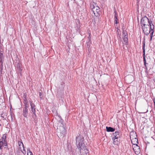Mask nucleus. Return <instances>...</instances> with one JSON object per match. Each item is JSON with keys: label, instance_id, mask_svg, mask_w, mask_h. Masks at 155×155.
I'll use <instances>...</instances> for the list:
<instances>
[{"label": "nucleus", "instance_id": "22", "mask_svg": "<svg viewBox=\"0 0 155 155\" xmlns=\"http://www.w3.org/2000/svg\"><path fill=\"white\" fill-rule=\"evenodd\" d=\"M114 13H115V15H114V18L115 19H118L117 18V17H118V15H117V12L116 11H114Z\"/></svg>", "mask_w": 155, "mask_h": 155}, {"label": "nucleus", "instance_id": "16", "mask_svg": "<svg viewBox=\"0 0 155 155\" xmlns=\"http://www.w3.org/2000/svg\"><path fill=\"white\" fill-rule=\"evenodd\" d=\"M140 147L137 144H136V155H138L140 153Z\"/></svg>", "mask_w": 155, "mask_h": 155}, {"label": "nucleus", "instance_id": "9", "mask_svg": "<svg viewBox=\"0 0 155 155\" xmlns=\"http://www.w3.org/2000/svg\"><path fill=\"white\" fill-rule=\"evenodd\" d=\"M145 43L143 44V61L144 65L147 64L146 63V61L145 59Z\"/></svg>", "mask_w": 155, "mask_h": 155}, {"label": "nucleus", "instance_id": "28", "mask_svg": "<svg viewBox=\"0 0 155 155\" xmlns=\"http://www.w3.org/2000/svg\"><path fill=\"white\" fill-rule=\"evenodd\" d=\"M39 96L40 97H41V96L42 95V94L41 92H39Z\"/></svg>", "mask_w": 155, "mask_h": 155}, {"label": "nucleus", "instance_id": "27", "mask_svg": "<svg viewBox=\"0 0 155 155\" xmlns=\"http://www.w3.org/2000/svg\"><path fill=\"white\" fill-rule=\"evenodd\" d=\"M145 69H146V71H147V66L146 64V65H145Z\"/></svg>", "mask_w": 155, "mask_h": 155}, {"label": "nucleus", "instance_id": "31", "mask_svg": "<svg viewBox=\"0 0 155 155\" xmlns=\"http://www.w3.org/2000/svg\"><path fill=\"white\" fill-rule=\"evenodd\" d=\"M64 130V132H65V130L64 129V128H63Z\"/></svg>", "mask_w": 155, "mask_h": 155}, {"label": "nucleus", "instance_id": "29", "mask_svg": "<svg viewBox=\"0 0 155 155\" xmlns=\"http://www.w3.org/2000/svg\"><path fill=\"white\" fill-rule=\"evenodd\" d=\"M152 36H150V41H151L152 40Z\"/></svg>", "mask_w": 155, "mask_h": 155}, {"label": "nucleus", "instance_id": "4", "mask_svg": "<svg viewBox=\"0 0 155 155\" xmlns=\"http://www.w3.org/2000/svg\"><path fill=\"white\" fill-rule=\"evenodd\" d=\"M151 29L152 28L151 27V23H150L149 26H142L143 31L147 35H148L150 33Z\"/></svg>", "mask_w": 155, "mask_h": 155}, {"label": "nucleus", "instance_id": "21", "mask_svg": "<svg viewBox=\"0 0 155 155\" xmlns=\"http://www.w3.org/2000/svg\"><path fill=\"white\" fill-rule=\"evenodd\" d=\"M17 69H18L19 71L20 72H21L22 70V69L21 68V66L20 65H19V66L17 67Z\"/></svg>", "mask_w": 155, "mask_h": 155}, {"label": "nucleus", "instance_id": "14", "mask_svg": "<svg viewBox=\"0 0 155 155\" xmlns=\"http://www.w3.org/2000/svg\"><path fill=\"white\" fill-rule=\"evenodd\" d=\"M118 138H113L114 144L115 145H117L119 143L120 140Z\"/></svg>", "mask_w": 155, "mask_h": 155}, {"label": "nucleus", "instance_id": "26", "mask_svg": "<svg viewBox=\"0 0 155 155\" xmlns=\"http://www.w3.org/2000/svg\"><path fill=\"white\" fill-rule=\"evenodd\" d=\"M153 101L154 106L155 107V98L153 99Z\"/></svg>", "mask_w": 155, "mask_h": 155}, {"label": "nucleus", "instance_id": "24", "mask_svg": "<svg viewBox=\"0 0 155 155\" xmlns=\"http://www.w3.org/2000/svg\"><path fill=\"white\" fill-rule=\"evenodd\" d=\"M118 21V19H115V20L114 21H115V23L116 24H117V23H118V22H117V21Z\"/></svg>", "mask_w": 155, "mask_h": 155}, {"label": "nucleus", "instance_id": "19", "mask_svg": "<svg viewBox=\"0 0 155 155\" xmlns=\"http://www.w3.org/2000/svg\"><path fill=\"white\" fill-rule=\"evenodd\" d=\"M6 134H4L3 135V136L2 137V139H1V140H6Z\"/></svg>", "mask_w": 155, "mask_h": 155}, {"label": "nucleus", "instance_id": "10", "mask_svg": "<svg viewBox=\"0 0 155 155\" xmlns=\"http://www.w3.org/2000/svg\"><path fill=\"white\" fill-rule=\"evenodd\" d=\"M7 145V142L6 140H1L0 141V149H1L2 147L6 146Z\"/></svg>", "mask_w": 155, "mask_h": 155}, {"label": "nucleus", "instance_id": "11", "mask_svg": "<svg viewBox=\"0 0 155 155\" xmlns=\"http://www.w3.org/2000/svg\"><path fill=\"white\" fill-rule=\"evenodd\" d=\"M28 109L27 107H24L23 110V116L26 118H27L28 116Z\"/></svg>", "mask_w": 155, "mask_h": 155}, {"label": "nucleus", "instance_id": "2", "mask_svg": "<svg viewBox=\"0 0 155 155\" xmlns=\"http://www.w3.org/2000/svg\"><path fill=\"white\" fill-rule=\"evenodd\" d=\"M90 7L92 12L94 15L97 17H99L100 16L99 12L100 11V8L94 2L90 4Z\"/></svg>", "mask_w": 155, "mask_h": 155}, {"label": "nucleus", "instance_id": "25", "mask_svg": "<svg viewBox=\"0 0 155 155\" xmlns=\"http://www.w3.org/2000/svg\"><path fill=\"white\" fill-rule=\"evenodd\" d=\"M28 104L27 103H26V104H25V107H27V108L28 107Z\"/></svg>", "mask_w": 155, "mask_h": 155}, {"label": "nucleus", "instance_id": "30", "mask_svg": "<svg viewBox=\"0 0 155 155\" xmlns=\"http://www.w3.org/2000/svg\"><path fill=\"white\" fill-rule=\"evenodd\" d=\"M91 35V33H89V37H90V36Z\"/></svg>", "mask_w": 155, "mask_h": 155}, {"label": "nucleus", "instance_id": "6", "mask_svg": "<svg viewBox=\"0 0 155 155\" xmlns=\"http://www.w3.org/2000/svg\"><path fill=\"white\" fill-rule=\"evenodd\" d=\"M123 39L125 44H126L128 41V35L126 31H123Z\"/></svg>", "mask_w": 155, "mask_h": 155}, {"label": "nucleus", "instance_id": "23", "mask_svg": "<svg viewBox=\"0 0 155 155\" xmlns=\"http://www.w3.org/2000/svg\"><path fill=\"white\" fill-rule=\"evenodd\" d=\"M29 102L30 103L31 106H33V105H34V104L32 102V101H29Z\"/></svg>", "mask_w": 155, "mask_h": 155}, {"label": "nucleus", "instance_id": "15", "mask_svg": "<svg viewBox=\"0 0 155 155\" xmlns=\"http://www.w3.org/2000/svg\"><path fill=\"white\" fill-rule=\"evenodd\" d=\"M31 111L33 113V114L36 116L35 112V105H34L33 106H31Z\"/></svg>", "mask_w": 155, "mask_h": 155}, {"label": "nucleus", "instance_id": "33", "mask_svg": "<svg viewBox=\"0 0 155 155\" xmlns=\"http://www.w3.org/2000/svg\"><path fill=\"white\" fill-rule=\"evenodd\" d=\"M1 126V124H0V126Z\"/></svg>", "mask_w": 155, "mask_h": 155}, {"label": "nucleus", "instance_id": "13", "mask_svg": "<svg viewBox=\"0 0 155 155\" xmlns=\"http://www.w3.org/2000/svg\"><path fill=\"white\" fill-rule=\"evenodd\" d=\"M106 130L107 132H114L115 130V129L112 128L111 127H106Z\"/></svg>", "mask_w": 155, "mask_h": 155}, {"label": "nucleus", "instance_id": "8", "mask_svg": "<svg viewBox=\"0 0 155 155\" xmlns=\"http://www.w3.org/2000/svg\"><path fill=\"white\" fill-rule=\"evenodd\" d=\"M3 54L0 53V68L2 70L3 67Z\"/></svg>", "mask_w": 155, "mask_h": 155}, {"label": "nucleus", "instance_id": "18", "mask_svg": "<svg viewBox=\"0 0 155 155\" xmlns=\"http://www.w3.org/2000/svg\"><path fill=\"white\" fill-rule=\"evenodd\" d=\"M131 137H135V134H134V132L133 131H131L130 133V137L131 138Z\"/></svg>", "mask_w": 155, "mask_h": 155}, {"label": "nucleus", "instance_id": "7", "mask_svg": "<svg viewBox=\"0 0 155 155\" xmlns=\"http://www.w3.org/2000/svg\"><path fill=\"white\" fill-rule=\"evenodd\" d=\"M131 138H130L131 143L133 144L132 148L134 151L135 152V148L136 145V137H133L131 136Z\"/></svg>", "mask_w": 155, "mask_h": 155}, {"label": "nucleus", "instance_id": "12", "mask_svg": "<svg viewBox=\"0 0 155 155\" xmlns=\"http://www.w3.org/2000/svg\"><path fill=\"white\" fill-rule=\"evenodd\" d=\"M114 137L113 138H118L120 137L119 133L118 132L116 131L113 133Z\"/></svg>", "mask_w": 155, "mask_h": 155}, {"label": "nucleus", "instance_id": "32", "mask_svg": "<svg viewBox=\"0 0 155 155\" xmlns=\"http://www.w3.org/2000/svg\"><path fill=\"white\" fill-rule=\"evenodd\" d=\"M136 142H137V143H138V141L137 140V141H136Z\"/></svg>", "mask_w": 155, "mask_h": 155}, {"label": "nucleus", "instance_id": "5", "mask_svg": "<svg viewBox=\"0 0 155 155\" xmlns=\"http://www.w3.org/2000/svg\"><path fill=\"white\" fill-rule=\"evenodd\" d=\"M18 148L24 154H25L26 151L24 145L22 142L19 141L18 142Z\"/></svg>", "mask_w": 155, "mask_h": 155}, {"label": "nucleus", "instance_id": "17", "mask_svg": "<svg viewBox=\"0 0 155 155\" xmlns=\"http://www.w3.org/2000/svg\"><path fill=\"white\" fill-rule=\"evenodd\" d=\"M151 24L153 25V27L152 29H151V32L150 33V36H153V33L154 32V25L152 24V22L151 21Z\"/></svg>", "mask_w": 155, "mask_h": 155}, {"label": "nucleus", "instance_id": "1", "mask_svg": "<svg viewBox=\"0 0 155 155\" xmlns=\"http://www.w3.org/2000/svg\"><path fill=\"white\" fill-rule=\"evenodd\" d=\"M84 140L83 137L81 135H79L76 138V144L77 147L79 150L81 155H87L89 151L83 143Z\"/></svg>", "mask_w": 155, "mask_h": 155}, {"label": "nucleus", "instance_id": "20", "mask_svg": "<svg viewBox=\"0 0 155 155\" xmlns=\"http://www.w3.org/2000/svg\"><path fill=\"white\" fill-rule=\"evenodd\" d=\"M27 155H33V154L31 152L30 150H27Z\"/></svg>", "mask_w": 155, "mask_h": 155}, {"label": "nucleus", "instance_id": "3", "mask_svg": "<svg viewBox=\"0 0 155 155\" xmlns=\"http://www.w3.org/2000/svg\"><path fill=\"white\" fill-rule=\"evenodd\" d=\"M150 23H151L149 21L148 18L146 17L142 18L141 19L140 22V26H149Z\"/></svg>", "mask_w": 155, "mask_h": 155}]
</instances>
